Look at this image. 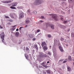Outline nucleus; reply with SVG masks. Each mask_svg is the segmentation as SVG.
I'll return each instance as SVG.
<instances>
[{"label":"nucleus","mask_w":74,"mask_h":74,"mask_svg":"<svg viewBox=\"0 0 74 74\" xmlns=\"http://www.w3.org/2000/svg\"><path fill=\"white\" fill-rule=\"evenodd\" d=\"M47 63H49V61H47Z\"/></svg>","instance_id":"obj_42"},{"label":"nucleus","mask_w":74,"mask_h":74,"mask_svg":"<svg viewBox=\"0 0 74 74\" xmlns=\"http://www.w3.org/2000/svg\"><path fill=\"white\" fill-rule=\"evenodd\" d=\"M22 28H23V27H20L19 29V30H21V29H22Z\"/></svg>","instance_id":"obj_26"},{"label":"nucleus","mask_w":74,"mask_h":74,"mask_svg":"<svg viewBox=\"0 0 74 74\" xmlns=\"http://www.w3.org/2000/svg\"><path fill=\"white\" fill-rule=\"evenodd\" d=\"M12 4L13 5H12V6H13V7H15L16 6V5H17V4H18V3L16 2H15L13 3Z\"/></svg>","instance_id":"obj_9"},{"label":"nucleus","mask_w":74,"mask_h":74,"mask_svg":"<svg viewBox=\"0 0 74 74\" xmlns=\"http://www.w3.org/2000/svg\"><path fill=\"white\" fill-rule=\"evenodd\" d=\"M59 49H60V51L61 52H63V48L62 47L60 46L59 47Z\"/></svg>","instance_id":"obj_11"},{"label":"nucleus","mask_w":74,"mask_h":74,"mask_svg":"<svg viewBox=\"0 0 74 74\" xmlns=\"http://www.w3.org/2000/svg\"><path fill=\"white\" fill-rule=\"evenodd\" d=\"M48 54L49 55H51V53L50 52H48Z\"/></svg>","instance_id":"obj_29"},{"label":"nucleus","mask_w":74,"mask_h":74,"mask_svg":"<svg viewBox=\"0 0 74 74\" xmlns=\"http://www.w3.org/2000/svg\"><path fill=\"white\" fill-rule=\"evenodd\" d=\"M29 37L30 38H33V35L32 34H30L29 35Z\"/></svg>","instance_id":"obj_20"},{"label":"nucleus","mask_w":74,"mask_h":74,"mask_svg":"<svg viewBox=\"0 0 74 74\" xmlns=\"http://www.w3.org/2000/svg\"><path fill=\"white\" fill-rule=\"evenodd\" d=\"M67 69L68 71H71V68H70V67L69 66H67Z\"/></svg>","instance_id":"obj_12"},{"label":"nucleus","mask_w":74,"mask_h":74,"mask_svg":"<svg viewBox=\"0 0 74 74\" xmlns=\"http://www.w3.org/2000/svg\"><path fill=\"white\" fill-rule=\"evenodd\" d=\"M27 12L28 13V12H30V10H28L27 11Z\"/></svg>","instance_id":"obj_33"},{"label":"nucleus","mask_w":74,"mask_h":74,"mask_svg":"<svg viewBox=\"0 0 74 74\" xmlns=\"http://www.w3.org/2000/svg\"><path fill=\"white\" fill-rule=\"evenodd\" d=\"M73 36H74V34H73Z\"/></svg>","instance_id":"obj_49"},{"label":"nucleus","mask_w":74,"mask_h":74,"mask_svg":"<svg viewBox=\"0 0 74 74\" xmlns=\"http://www.w3.org/2000/svg\"><path fill=\"white\" fill-rule=\"evenodd\" d=\"M15 28H11V30H12V31H14V30H15Z\"/></svg>","instance_id":"obj_25"},{"label":"nucleus","mask_w":74,"mask_h":74,"mask_svg":"<svg viewBox=\"0 0 74 74\" xmlns=\"http://www.w3.org/2000/svg\"><path fill=\"white\" fill-rule=\"evenodd\" d=\"M10 8L11 9H14V10L16 9V8L15 7H14L13 6H11Z\"/></svg>","instance_id":"obj_17"},{"label":"nucleus","mask_w":74,"mask_h":74,"mask_svg":"<svg viewBox=\"0 0 74 74\" xmlns=\"http://www.w3.org/2000/svg\"><path fill=\"white\" fill-rule=\"evenodd\" d=\"M24 55L26 59H27V60H29V61H30V59H29V56L26 54H25Z\"/></svg>","instance_id":"obj_8"},{"label":"nucleus","mask_w":74,"mask_h":74,"mask_svg":"<svg viewBox=\"0 0 74 74\" xmlns=\"http://www.w3.org/2000/svg\"><path fill=\"white\" fill-rule=\"evenodd\" d=\"M46 26L47 27H48L49 26H50V27H51V28L52 29H54V25L49 24V23H47V24Z\"/></svg>","instance_id":"obj_5"},{"label":"nucleus","mask_w":74,"mask_h":74,"mask_svg":"<svg viewBox=\"0 0 74 74\" xmlns=\"http://www.w3.org/2000/svg\"><path fill=\"white\" fill-rule=\"evenodd\" d=\"M47 57V55L46 54H43V58Z\"/></svg>","instance_id":"obj_23"},{"label":"nucleus","mask_w":74,"mask_h":74,"mask_svg":"<svg viewBox=\"0 0 74 74\" xmlns=\"http://www.w3.org/2000/svg\"><path fill=\"white\" fill-rule=\"evenodd\" d=\"M48 37L50 38V37H51V35L50 34H49L48 35Z\"/></svg>","instance_id":"obj_27"},{"label":"nucleus","mask_w":74,"mask_h":74,"mask_svg":"<svg viewBox=\"0 0 74 74\" xmlns=\"http://www.w3.org/2000/svg\"><path fill=\"white\" fill-rule=\"evenodd\" d=\"M10 22H12V20H10Z\"/></svg>","instance_id":"obj_44"},{"label":"nucleus","mask_w":74,"mask_h":74,"mask_svg":"<svg viewBox=\"0 0 74 74\" xmlns=\"http://www.w3.org/2000/svg\"><path fill=\"white\" fill-rule=\"evenodd\" d=\"M46 72L48 74L51 73V71L49 70H47L46 71Z\"/></svg>","instance_id":"obj_16"},{"label":"nucleus","mask_w":74,"mask_h":74,"mask_svg":"<svg viewBox=\"0 0 74 74\" xmlns=\"http://www.w3.org/2000/svg\"><path fill=\"white\" fill-rule=\"evenodd\" d=\"M27 27V25H26L25 26V27Z\"/></svg>","instance_id":"obj_40"},{"label":"nucleus","mask_w":74,"mask_h":74,"mask_svg":"<svg viewBox=\"0 0 74 74\" xmlns=\"http://www.w3.org/2000/svg\"><path fill=\"white\" fill-rule=\"evenodd\" d=\"M64 39L63 38H61L60 39L61 41H63V40H64Z\"/></svg>","instance_id":"obj_24"},{"label":"nucleus","mask_w":74,"mask_h":74,"mask_svg":"<svg viewBox=\"0 0 74 74\" xmlns=\"http://www.w3.org/2000/svg\"><path fill=\"white\" fill-rule=\"evenodd\" d=\"M5 18H7V19H9L10 18H9V17H8V16H5Z\"/></svg>","instance_id":"obj_28"},{"label":"nucleus","mask_w":74,"mask_h":74,"mask_svg":"<svg viewBox=\"0 0 74 74\" xmlns=\"http://www.w3.org/2000/svg\"><path fill=\"white\" fill-rule=\"evenodd\" d=\"M63 60H60L59 62H63Z\"/></svg>","instance_id":"obj_34"},{"label":"nucleus","mask_w":74,"mask_h":74,"mask_svg":"<svg viewBox=\"0 0 74 74\" xmlns=\"http://www.w3.org/2000/svg\"><path fill=\"white\" fill-rule=\"evenodd\" d=\"M30 22V21H29V20H25V23H26V24H28Z\"/></svg>","instance_id":"obj_14"},{"label":"nucleus","mask_w":74,"mask_h":74,"mask_svg":"<svg viewBox=\"0 0 74 74\" xmlns=\"http://www.w3.org/2000/svg\"><path fill=\"white\" fill-rule=\"evenodd\" d=\"M16 25H15L14 26H12V27H16Z\"/></svg>","instance_id":"obj_37"},{"label":"nucleus","mask_w":74,"mask_h":74,"mask_svg":"<svg viewBox=\"0 0 74 74\" xmlns=\"http://www.w3.org/2000/svg\"><path fill=\"white\" fill-rule=\"evenodd\" d=\"M33 14H37V12L36 11H34V12H33Z\"/></svg>","instance_id":"obj_21"},{"label":"nucleus","mask_w":74,"mask_h":74,"mask_svg":"<svg viewBox=\"0 0 74 74\" xmlns=\"http://www.w3.org/2000/svg\"><path fill=\"white\" fill-rule=\"evenodd\" d=\"M26 50H29V48H28V47H26Z\"/></svg>","instance_id":"obj_38"},{"label":"nucleus","mask_w":74,"mask_h":74,"mask_svg":"<svg viewBox=\"0 0 74 74\" xmlns=\"http://www.w3.org/2000/svg\"><path fill=\"white\" fill-rule=\"evenodd\" d=\"M68 59L69 60H71V56H69L68 57Z\"/></svg>","instance_id":"obj_18"},{"label":"nucleus","mask_w":74,"mask_h":74,"mask_svg":"<svg viewBox=\"0 0 74 74\" xmlns=\"http://www.w3.org/2000/svg\"><path fill=\"white\" fill-rule=\"evenodd\" d=\"M39 55H38V56L39 58H43L44 54L42 52L39 53Z\"/></svg>","instance_id":"obj_6"},{"label":"nucleus","mask_w":74,"mask_h":74,"mask_svg":"<svg viewBox=\"0 0 74 74\" xmlns=\"http://www.w3.org/2000/svg\"><path fill=\"white\" fill-rule=\"evenodd\" d=\"M24 13H22L20 14V16L19 17V19H21L22 18H23L24 16Z\"/></svg>","instance_id":"obj_7"},{"label":"nucleus","mask_w":74,"mask_h":74,"mask_svg":"<svg viewBox=\"0 0 74 74\" xmlns=\"http://www.w3.org/2000/svg\"><path fill=\"white\" fill-rule=\"evenodd\" d=\"M40 32V29H38L37 31V33H38V32Z\"/></svg>","instance_id":"obj_30"},{"label":"nucleus","mask_w":74,"mask_h":74,"mask_svg":"<svg viewBox=\"0 0 74 74\" xmlns=\"http://www.w3.org/2000/svg\"><path fill=\"white\" fill-rule=\"evenodd\" d=\"M51 16H52V18L56 20V21H58V19L57 17V15L55 14H50Z\"/></svg>","instance_id":"obj_4"},{"label":"nucleus","mask_w":74,"mask_h":74,"mask_svg":"<svg viewBox=\"0 0 74 74\" xmlns=\"http://www.w3.org/2000/svg\"><path fill=\"white\" fill-rule=\"evenodd\" d=\"M4 3H11V1H4L3 2Z\"/></svg>","instance_id":"obj_10"},{"label":"nucleus","mask_w":74,"mask_h":74,"mask_svg":"<svg viewBox=\"0 0 74 74\" xmlns=\"http://www.w3.org/2000/svg\"><path fill=\"white\" fill-rule=\"evenodd\" d=\"M61 20H62V19H63V18H62V17L61 18Z\"/></svg>","instance_id":"obj_43"},{"label":"nucleus","mask_w":74,"mask_h":74,"mask_svg":"<svg viewBox=\"0 0 74 74\" xmlns=\"http://www.w3.org/2000/svg\"><path fill=\"white\" fill-rule=\"evenodd\" d=\"M0 27L1 28V29H3V27H2L1 25H0Z\"/></svg>","instance_id":"obj_39"},{"label":"nucleus","mask_w":74,"mask_h":74,"mask_svg":"<svg viewBox=\"0 0 74 74\" xmlns=\"http://www.w3.org/2000/svg\"><path fill=\"white\" fill-rule=\"evenodd\" d=\"M63 1H66V0H63Z\"/></svg>","instance_id":"obj_47"},{"label":"nucleus","mask_w":74,"mask_h":74,"mask_svg":"<svg viewBox=\"0 0 74 74\" xmlns=\"http://www.w3.org/2000/svg\"><path fill=\"white\" fill-rule=\"evenodd\" d=\"M11 17H12V18H14V17H12V16H11Z\"/></svg>","instance_id":"obj_50"},{"label":"nucleus","mask_w":74,"mask_h":74,"mask_svg":"<svg viewBox=\"0 0 74 74\" xmlns=\"http://www.w3.org/2000/svg\"><path fill=\"white\" fill-rule=\"evenodd\" d=\"M70 1H72V0H70Z\"/></svg>","instance_id":"obj_53"},{"label":"nucleus","mask_w":74,"mask_h":74,"mask_svg":"<svg viewBox=\"0 0 74 74\" xmlns=\"http://www.w3.org/2000/svg\"><path fill=\"white\" fill-rule=\"evenodd\" d=\"M66 23L67 22V21H66Z\"/></svg>","instance_id":"obj_51"},{"label":"nucleus","mask_w":74,"mask_h":74,"mask_svg":"<svg viewBox=\"0 0 74 74\" xmlns=\"http://www.w3.org/2000/svg\"><path fill=\"white\" fill-rule=\"evenodd\" d=\"M66 60V61L67 60V59H66V60Z\"/></svg>","instance_id":"obj_48"},{"label":"nucleus","mask_w":74,"mask_h":74,"mask_svg":"<svg viewBox=\"0 0 74 74\" xmlns=\"http://www.w3.org/2000/svg\"><path fill=\"white\" fill-rule=\"evenodd\" d=\"M42 66H43V67H45V65H42Z\"/></svg>","instance_id":"obj_45"},{"label":"nucleus","mask_w":74,"mask_h":74,"mask_svg":"<svg viewBox=\"0 0 74 74\" xmlns=\"http://www.w3.org/2000/svg\"><path fill=\"white\" fill-rule=\"evenodd\" d=\"M0 35L1 36V37L2 39V42L4 43L5 45H6V43L4 41V32H2L1 33H0Z\"/></svg>","instance_id":"obj_2"},{"label":"nucleus","mask_w":74,"mask_h":74,"mask_svg":"<svg viewBox=\"0 0 74 74\" xmlns=\"http://www.w3.org/2000/svg\"><path fill=\"white\" fill-rule=\"evenodd\" d=\"M41 45L45 51L47 50L48 48L47 47V45L46 44V42H42L41 43Z\"/></svg>","instance_id":"obj_1"},{"label":"nucleus","mask_w":74,"mask_h":74,"mask_svg":"<svg viewBox=\"0 0 74 74\" xmlns=\"http://www.w3.org/2000/svg\"><path fill=\"white\" fill-rule=\"evenodd\" d=\"M34 47L35 48H36V49L37 50V51H38V47H37V45H34Z\"/></svg>","instance_id":"obj_13"},{"label":"nucleus","mask_w":74,"mask_h":74,"mask_svg":"<svg viewBox=\"0 0 74 74\" xmlns=\"http://www.w3.org/2000/svg\"><path fill=\"white\" fill-rule=\"evenodd\" d=\"M54 43H57V42H58L57 40H56V39L54 40Z\"/></svg>","instance_id":"obj_22"},{"label":"nucleus","mask_w":74,"mask_h":74,"mask_svg":"<svg viewBox=\"0 0 74 74\" xmlns=\"http://www.w3.org/2000/svg\"><path fill=\"white\" fill-rule=\"evenodd\" d=\"M40 22H44V21H40Z\"/></svg>","instance_id":"obj_41"},{"label":"nucleus","mask_w":74,"mask_h":74,"mask_svg":"<svg viewBox=\"0 0 74 74\" xmlns=\"http://www.w3.org/2000/svg\"><path fill=\"white\" fill-rule=\"evenodd\" d=\"M18 30H19V29L17 28L16 29V32H18Z\"/></svg>","instance_id":"obj_36"},{"label":"nucleus","mask_w":74,"mask_h":74,"mask_svg":"<svg viewBox=\"0 0 74 74\" xmlns=\"http://www.w3.org/2000/svg\"><path fill=\"white\" fill-rule=\"evenodd\" d=\"M41 18H42V19H44V16H41Z\"/></svg>","instance_id":"obj_32"},{"label":"nucleus","mask_w":74,"mask_h":74,"mask_svg":"<svg viewBox=\"0 0 74 74\" xmlns=\"http://www.w3.org/2000/svg\"><path fill=\"white\" fill-rule=\"evenodd\" d=\"M32 40L33 41H35V40H36V39L34 38L32 39Z\"/></svg>","instance_id":"obj_35"},{"label":"nucleus","mask_w":74,"mask_h":74,"mask_svg":"<svg viewBox=\"0 0 74 74\" xmlns=\"http://www.w3.org/2000/svg\"><path fill=\"white\" fill-rule=\"evenodd\" d=\"M42 64H44V62H43V63H42Z\"/></svg>","instance_id":"obj_46"},{"label":"nucleus","mask_w":74,"mask_h":74,"mask_svg":"<svg viewBox=\"0 0 74 74\" xmlns=\"http://www.w3.org/2000/svg\"><path fill=\"white\" fill-rule=\"evenodd\" d=\"M67 62V61H63V63H66V62Z\"/></svg>","instance_id":"obj_31"},{"label":"nucleus","mask_w":74,"mask_h":74,"mask_svg":"<svg viewBox=\"0 0 74 74\" xmlns=\"http://www.w3.org/2000/svg\"><path fill=\"white\" fill-rule=\"evenodd\" d=\"M50 47H51V46H50Z\"/></svg>","instance_id":"obj_52"},{"label":"nucleus","mask_w":74,"mask_h":74,"mask_svg":"<svg viewBox=\"0 0 74 74\" xmlns=\"http://www.w3.org/2000/svg\"><path fill=\"white\" fill-rule=\"evenodd\" d=\"M15 35L16 37H18L19 36V32H17L15 34Z\"/></svg>","instance_id":"obj_15"},{"label":"nucleus","mask_w":74,"mask_h":74,"mask_svg":"<svg viewBox=\"0 0 74 74\" xmlns=\"http://www.w3.org/2000/svg\"><path fill=\"white\" fill-rule=\"evenodd\" d=\"M60 27H61V28H63V27H65V26L64 25H60Z\"/></svg>","instance_id":"obj_19"},{"label":"nucleus","mask_w":74,"mask_h":74,"mask_svg":"<svg viewBox=\"0 0 74 74\" xmlns=\"http://www.w3.org/2000/svg\"><path fill=\"white\" fill-rule=\"evenodd\" d=\"M42 0H36L34 2V5H40L42 3Z\"/></svg>","instance_id":"obj_3"}]
</instances>
